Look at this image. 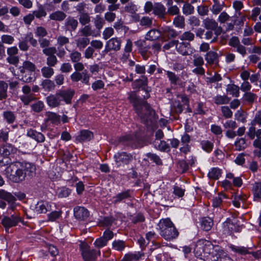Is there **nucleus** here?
<instances>
[{"mask_svg": "<svg viewBox=\"0 0 261 261\" xmlns=\"http://www.w3.org/2000/svg\"><path fill=\"white\" fill-rule=\"evenodd\" d=\"M8 165L5 170L6 177L13 182H19L25 179L20 162L11 163L10 159L0 160V166Z\"/></svg>", "mask_w": 261, "mask_h": 261, "instance_id": "f257e3e1", "label": "nucleus"}, {"mask_svg": "<svg viewBox=\"0 0 261 261\" xmlns=\"http://www.w3.org/2000/svg\"><path fill=\"white\" fill-rule=\"evenodd\" d=\"M128 99L133 104L138 115L145 120H150L155 115V111L145 101L141 100L134 92L128 93Z\"/></svg>", "mask_w": 261, "mask_h": 261, "instance_id": "f03ea898", "label": "nucleus"}, {"mask_svg": "<svg viewBox=\"0 0 261 261\" xmlns=\"http://www.w3.org/2000/svg\"><path fill=\"white\" fill-rule=\"evenodd\" d=\"M74 93V91L71 89L60 90L55 94H50L46 97V101L51 108L59 107L62 100H64L66 104H70Z\"/></svg>", "mask_w": 261, "mask_h": 261, "instance_id": "7ed1b4c3", "label": "nucleus"}, {"mask_svg": "<svg viewBox=\"0 0 261 261\" xmlns=\"http://www.w3.org/2000/svg\"><path fill=\"white\" fill-rule=\"evenodd\" d=\"M194 252L196 256L200 257L203 253L217 255L216 252H223V250L219 246H214L208 240L200 239L196 243Z\"/></svg>", "mask_w": 261, "mask_h": 261, "instance_id": "20e7f679", "label": "nucleus"}, {"mask_svg": "<svg viewBox=\"0 0 261 261\" xmlns=\"http://www.w3.org/2000/svg\"><path fill=\"white\" fill-rule=\"evenodd\" d=\"M160 235L167 241L176 239L179 234L174 224L169 218L163 219L159 223Z\"/></svg>", "mask_w": 261, "mask_h": 261, "instance_id": "39448f33", "label": "nucleus"}, {"mask_svg": "<svg viewBox=\"0 0 261 261\" xmlns=\"http://www.w3.org/2000/svg\"><path fill=\"white\" fill-rule=\"evenodd\" d=\"M80 250L84 261H95L97 256L100 255V250H91L89 246L85 242L80 244Z\"/></svg>", "mask_w": 261, "mask_h": 261, "instance_id": "423d86ee", "label": "nucleus"}, {"mask_svg": "<svg viewBox=\"0 0 261 261\" xmlns=\"http://www.w3.org/2000/svg\"><path fill=\"white\" fill-rule=\"evenodd\" d=\"M36 67L35 64L30 61H25L23 63L22 66L19 67V70L22 74L26 73L28 76L22 75L21 80L24 83H30L33 80L31 76V73L35 71Z\"/></svg>", "mask_w": 261, "mask_h": 261, "instance_id": "0eeeda50", "label": "nucleus"}, {"mask_svg": "<svg viewBox=\"0 0 261 261\" xmlns=\"http://www.w3.org/2000/svg\"><path fill=\"white\" fill-rule=\"evenodd\" d=\"M20 222H22L21 217L15 214L11 216H4L2 219V224L8 232L10 228L16 226Z\"/></svg>", "mask_w": 261, "mask_h": 261, "instance_id": "6e6552de", "label": "nucleus"}, {"mask_svg": "<svg viewBox=\"0 0 261 261\" xmlns=\"http://www.w3.org/2000/svg\"><path fill=\"white\" fill-rule=\"evenodd\" d=\"M115 162L117 166L128 164L133 160V155L126 152H118L114 156Z\"/></svg>", "mask_w": 261, "mask_h": 261, "instance_id": "1a4fd4ad", "label": "nucleus"}, {"mask_svg": "<svg viewBox=\"0 0 261 261\" xmlns=\"http://www.w3.org/2000/svg\"><path fill=\"white\" fill-rule=\"evenodd\" d=\"M193 64L195 67L192 69V72L197 75H204L205 69L203 67L204 64V59L202 57L194 55L193 56Z\"/></svg>", "mask_w": 261, "mask_h": 261, "instance_id": "9d476101", "label": "nucleus"}, {"mask_svg": "<svg viewBox=\"0 0 261 261\" xmlns=\"http://www.w3.org/2000/svg\"><path fill=\"white\" fill-rule=\"evenodd\" d=\"M0 199L8 202L9 205L8 208L13 210L15 207L16 198L11 193L0 189Z\"/></svg>", "mask_w": 261, "mask_h": 261, "instance_id": "9b49d317", "label": "nucleus"}, {"mask_svg": "<svg viewBox=\"0 0 261 261\" xmlns=\"http://www.w3.org/2000/svg\"><path fill=\"white\" fill-rule=\"evenodd\" d=\"M206 64L210 66H214V67L219 66V56L215 51H209L204 56Z\"/></svg>", "mask_w": 261, "mask_h": 261, "instance_id": "f8f14e48", "label": "nucleus"}, {"mask_svg": "<svg viewBox=\"0 0 261 261\" xmlns=\"http://www.w3.org/2000/svg\"><path fill=\"white\" fill-rule=\"evenodd\" d=\"M175 47L177 51L183 56L189 55L192 53V49L189 42H179L177 40Z\"/></svg>", "mask_w": 261, "mask_h": 261, "instance_id": "ddd939ff", "label": "nucleus"}, {"mask_svg": "<svg viewBox=\"0 0 261 261\" xmlns=\"http://www.w3.org/2000/svg\"><path fill=\"white\" fill-rule=\"evenodd\" d=\"M120 40L118 38H112L107 42L105 47V51L107 52L112 50L117 51L120 49Z\"/></svg>", "mask_w": 261, "mask_h": 261, "instance_id": "4468645a", "label": "nucleus"}, {"mask_svg": "<svg viewBox=\"0 0 261 261\" xmlns=\"http://www.w3.org/2000/svg\"><path fill=\"white\" fill-rule=\"evenodd\" d=\"M74 216L76 219L84 220L87 218L89 215V211L83 206H76L73 210Z\"/></svg>", "mask_w": 261, "mask_h": 261, "instance_id": "2eb2a0df", "label": "nucleus"}, {"mask_svg": "<svg viewBox=\"0 0 261 261\" xmlns=\"http://www.w3.org/2000/svg\"><path fill=\"white\" fill-rule=\"evenodd\" d=\"M51 210V204L48 202L44 201L38 202L35 207V211L38 214H45Z\"/></svg>", "mask_w": 261, "mask_h": 261, "instance_id": "dca6fc26", "label": "nucleus"}, {"mask_svg": "<svg viewBox=\"0 0 261 261\" xmlns=\"http://www.w3.org/2000/svg\"><path fill=\"white\" fill-rule=\"evenodd\" d=\"M22 170L24 174V178L26 176H32L35 173L36 167L34 164L28 162H20Z\"/></svg>", "mask_w": 261, "mask_h": 261, "instance_id": "f3484780", "label": "nucleus"}, {"mask_svg": "<svg viewBox=\"0 0 261 261\" xmlns=\"http://www.w3.org/2000/svg\"><path fill=\"white\" fill-rule=\"evenodd\" d=\"M227 199L228 197L226 195L222 193H219L217 196L213 197L212 205L215 208L221 207Z\"/></svg>", "mask_w": 261, "mask_h": 261, "instance_id": "a211bd4d", "label": "nucleus"}, {"mask_svg": "<svg viewBox=\"0 0 261 261\" xmlns=\"http://www.w3.org/2000/svg\"><path fill=\"white\" fill-rule=\"evenodd\" d=\"M79 22L73 17L69 16L65 21V27L66 31H74L77 28Z\"/></svg>", "mask_w": 261, "mask_h": 261, "instance_id": "6ab92c4d", "label": "nucleus"}, {"mask_svg": "<svg viewBox=\"0 0 261 261\" xmlns=\"http://www.w3.org/2000/svg\"><path fill=\"white\" fill-rule=\"evenodd\" d=\"M93 137V133L88 130H82L80 134L76 137V141L82 142L89 141Z\"/></svg>", "mask_w": 261, "mask_h": 261, "instance_id": "aec40b11", "label": "nucleus"}, {"mask_svg": "<svg viewBox=\"0 0 261 261\" xmlns=\"http://www.w3.org/2000/svg\"><path fill=\"white\" fill-rule=\"evenodd\" d=\"M27 134L28 137L38 142L42 143L45 141V138L44 136L42 133L38 132L35 130L30 129L28 130Z\"/></svg>", "mask_w": 261, "mask_h": 261, "instance_id": "412c9836", "label": "nucleus"}, {"mask_svg": "<svg viewBox=\"0 0 261 261\" xmlns=\"http://www.w3.org/2000/svg\"><path fill=\"white\" fill-rule=\"evenodd\" d=\"M16 148L14 147L10 144H7L0 148V153L4 156V158H8L7 156L11 153L16 152Z\"/></svg>", "mask_w": 261, "mask_h": 261, "instance_id": "4be33fe9", "label": "nucleus"}, {"mask_svg": "<svg viewBox=\"0 0 261 261\" xmlns=\"http://www.w3.org/2000/svg\"><path fill=\"white\" fill-rule=\"evenodd\" d=\"M161 37L164 39L173 38L175 35V32L172 29L168 26H164L160 29Z\"/></svg>", "mask_w": 261, "mask_h": 261, "instance_id": "5701e85b", "label": "nucleus"}, {"mask_svg": "<svg viewBox=\"0 0 261 261\" xmlns=\"http://www.w3.org/2000/svg\"><path fill=\"white\" fill-rule=\"evenodd\" d=\"M153 12L159 18H163L166 13V8L163 5L158 3L154 6Z\"/></svg>", "mask_w": 261, "mask_h": 261, "instance_id": "b1692460", "label": "nucleus"}, {"mask_svg": "<svg viewBox=\"0 0 261 261\" xmlns=\"http://www.w3.org/2000/svg\"><path fill=\"white\" fill-rule=\"evenodd\" d=\"M253 199L255 201L261 199V181L255 182L252 187Z\"/></svg>", "mask_w": 261, "mask_h": 261, "instance_id": "393cba45", "label": "nucleus"}, {"mask_svg": "<svg viewBox=\"0 0 261 261\" xmlns=\"http://www.w3.org/2000/svg\"><path fill=\"white\" fill-rule=\"evenodd\" d=\"M130 197V191L127 190L123 191L117 194L115 196L113 197V202L114 204L120 203L124 199H126Z\"/></svg>", "mask_w": 261, "mask_h": 261, "instance_id": "a878e982", "label": "nucleus"}, {"mask_svg": "<svg viewBox=\"0 0 261 261\" xmlns=\"http://www.w3.org/2000/svg\"><path fill=\"white\" fill-rule=\"evenodd\" d=\"M126 246L125 241L121 240H115L112 243V249L120 252L123 251Z\"/></svg>", "mask_w": 261, "mask_h": 261, "instance_id": "bb28decb", "label": "nucleus"}, {"mask_svg": "<svg viewBox=\"0 0 261 261\" xmlns=\"http://www.w3.org/2000/svg\"><path fill=\"white\" fill-rule=\"evenodd\" d=\"M160 37H161L160 29H151L147 33L145 36V39L150 41L155 40Z\"/></svg>", "mask_w": 261, "mask_h": 261, "instance_id": "cd10ccee", "label": "nucleus"}, {"mask_svg": "<svg viewBox=\"0 0 261 261\" xmlns=\"http://www.w3.org/2000/svg\"><path fill=\"white\" fill-rule=\"evenodd\" d=\"M222 173V170L220 168L213 167L210 170L207 174V176L211 179L217 180L221 177Z\"/></svg>", "mask_w": 261, "mask_h": 261, "instance_id": "c85d7f7f", "label": "nucleus"}, {"mask_svg": "<svg viewBox=\"0 0 261 261\" xmlns=\"http://www.w3.org/2000/svg\"><path fill=\"white\" fill-rule=\"evenodd\" d=\"M213 224V220L210 217H204L201 221V228L205 231L210 230Z\"/></svg>", "mask_w": 261, "mask_h": 261, "instance_id": "c756f323", "label": "nucleus"}, {"mask_svg": "<svg viewBox=\"0 0 261 261\" xmlns=\"http://www.w3.org/2000/svg\"><path fill=\"white\" fill-rule=\"evenodd\" d=\"M90 43V39L86 37H79L75 40L76 46L80 50L84 49Z\"/></svg>", "mask_w": 261, "mask_h": 261, "instance_id": "7c9ffc66", "label": "nucleus"}, {"mask_svg": "<svg viewBox=\"0 0 261 261\" xmlns=\"http://www.w3.org/2000/svg\"><path fill=\"white\" fill-rule=\"evenodd\" d=\"M47 121H50L52 123L58 124L60 122V116L55 113L47 112L45 113Z\"/></svg>", "mask_w": 261, "mask_h": 261, "instance_id": "2f4dec72", "label": "nucleus"}, {"mask_svg": "<svg viewBox=\"0 0 261 261\" xmlns=\"http://www.w3.org/2000/svg\"><path fill=\"white\" fill-rule=\"evenodd\" d=\"M66 17V14L61 11H57L49 15V18L51 20L61 21L63 20Z\"/></svg>", "mask_w": 261, "mask_h": 261, "instance_id": "473e14b6", "label": "nucleus"}, {"mask_svg": "<svg viewBox=\"0 0 261 261\" xmlns=\"http://www.w3.org/2000/svg\"><path fill=\"white\" fill-rule=\"evenodd\" d=\"M41 86L44 91L48 92L53 91L55 88L54 82L48 79L44 80Z\"/></svg>", "mask_w": 261, "mask_h": 261, "instance_id": "72a5a7b5", "label": "nucleus"}, {"mask_svg": "<svg viewBox=\"0 0 261 261\" xmlns=\"http://www.w3.org/2000/svg\"><path fill=\"white\" fill-rule=\"evenodd\" d=\"M155 148L161 151H166L170 150V145L165 141H155L154 143Z\"/></svg>", "mask_w": 261, "mask_h": 261, "instance_id": "f704fd0d", "label": "nucleus"}, {"mask_svg": "<svg viewBox=\"0 0 261 261\" xmlns=\"http://www.w3.org/2000/svg\"><path fill=\"white\" fill-rule=\"evenodd\" d=\"M230 247L232 251L241 255H246L250 253L248 248L244 246H238L231 245Z\"/></svg>", "mask_w": 261, "mask_h": 261, "instance_id": "c9c22d12", "label": "nucleus"}, {"mask_svg": "<svg viewBox=\"0 0 261 261\" xmlns=\"http://www.w3.org/2000/svg\"><path fill=\"white\" fill-rule=\"evenodd\" d=\"M227 92L233 96L238 97L240 95V87L236 85H229L227 86Z\"/></svg>", "mask_w": 261, "mask_h": 261, "instance_id": "e433bc0d", "label": "nucleus"}, {"mask_svg": "<svg viewBox=\"0 0 261 261\" xmlns=\"http://www.w3.org/2000/svg\"><path fill=\"white\" fill-rule=\"evenodd\" d=\"M224 6L225 3L224 2H219L216 3H214L211 8L210 10L214 14L217 15L221 12Z\"/></svg>", "mask_w": 261, "mask_h": 261, "instance_id": "4c0bfd02", "label": "nucleus"}, {"mask_svg": "<svg viewBox=\"0 0 261 261\" xmlns=\"http://www.w3.org/2000/svg\"><path fill=\"white\" fill-rule=\"evenodd\" d=\"M8 87L7 83L3 81H0V100L7 98Z\"/></svg>", "mask_w": 261, "mask_h": 261, "instance_id": "58836bf2", "label": "nucleus"}, {"mask_svg": "<svg viewBox=\"0 0 261 261\" xmlns=\"http://www.w3.org/2000/svg\"><path fill=\"white\" fill-rule=\"evenodd\" d=\"M32 13L34 15V18L36 17L38 19L45 17L47 15L45 8L42 5H40L38 9L33 11Z\"/></svg>", "mask_w": 261, "mask_h": 261, "instance_id": "ea45409f", "label": "nucleus"}, {"mask_svg": "<svg viewBox=\"0 0 261 261\" xmlns=\"http://www.w3.org/2000/svg\"><path fill=\"white\" fill-rule=\"evenodd\" d=\"M42 76L46 79L51 77L54 74V70L51 67L44 66L41 69Z\"/></svg>", "mask_w": 261, "mask_h": 261, "instance_id": "a19ab883", "label": "nucleus"}, {"mask_svg": "<svg viewBox=\"0 0 261 261\" xmlns=\"http://www.w3.org/2000/svg\"><path fill=\"white\" fill-rule=\"evenodd\" d=\"M182 11L184 14L189 15L192 14L194 12V7L189 2L184 3L182 8Z\"/></svg>", "mask_w": 261, "mask_h": 261, "instance_id": "79ce46f5", "label": "nucleus"}, {"mask_svg": "<svg viewBox=\"0 0 261 261\" xmlns=\"http://www.w3.org/2000/svg\"><path fill=\"white\" fill-rule=\"evenodd\" d=\"M234 227V224L231 222L230 219H227L223 223V228L224 231L227 233H231Z\"/></svg>", "mask_w": 261, "mask_h": 261, "instance_id": "37998d69", "label": "nucleus"}, {"mask_svg": "<svg viewBox=\"0 0 261 261\" xmlns=\"http://www.w3.org/2000/svg\"><path fill=\"white\" fill-rule=\"evenodd\" d=\"M214 102L217 105L227 104L230 101V99L225 95H217L214 98Z\"/></svg>", "mask_w": 261, "mask_h": 261, "instance_id": "c03bdc74", "label": "nucleus"}, {"mask_svg": "<svg viewBox=\"0 0 261 261\" xmlns=\"http://www.w3.org/2000/svg\"><path fill=\"white\" fill-rule=\"evenodd\" d=\"M201 147L206 152L209 153L213 150L214 144L208 140H203L200 143Z\"/></svg>", "mask_w": 261, "mask_h": 261, "instance_id": "a18cd8bd", "label": "nucleus"}, {"mask_svg": "<svg viewBox=\"0 0 261 261\" xmlns=\"http://www.w3.org/2000/svg\"><path fill=\"white\" fill-rule=\"evenodd\" d=\"M153 19L148 16H143L140 20V24L146 28H150L152 24Z\"/></svg>", "mask_w": 261, "mask_h": 261, "instance_id": "49530a36", "label": "nucleus"}, {"mask_svg": "<svg viewBox=\"0 0 261 261\" xmlns=\"http://www.w3.org/2000/svg\"><path fill=\"white\" fill-rule=\"evenodd\" d=\"M79 21L83 25H86L90 22V17L88 13H83L79 15Z\"/></svg>", "mask_w": 261, "mask_h": 261, "instance_id": "de8ad7c7", "label": "nucleus"}, {"mask_svg": "<svg viewBox=\"0 0 261 261\" xmlns=\"http://www.w3.org/2000/svg\"><path fill=\"white\" fill-rule=\"evenodd\" d=\"M173 24L178 28H183L185 27V19L183 16L178 15L173 20Z\"/></svg>", "mask_w": 261, "mask_h": 261, "instance_id": "09e8293b", "label": "nucleus"}, {"mask_svg": "<svg viewBox=\"0 0 261 261\" xmlns=\"http://www.w3.org/2000/svg\"><path fill=\"white\" fill-rule=\"evenodd\" d=\"M94 24L98 30L101 29L105 24V20L99 15H96L94 18Z\"/></svg>", "mask_w": 261, "mask_h": 261, "instance_id": "8fccbe9b", "label": "nucleus"}, {"mask_svg": "<svg viewBox=\"0 0 261 261\" xmlns=\"http://www.w3.org/2000/svg\"><path fill=\"white\" fill-rule=\"evenodd\" d=\"M3 116L5 119L9 123H12L15 120V116L14 113L11 111H5L3 113Z\"/></svg>", "mask_w": 261, "mask_h": 261, "instance_id": "3c124183", "label": "nucleus"}, {"mask_svg": "<svg viewBox=\"0 0 261 261\" xmlns=\"http://www.w3.org/2000/svg\"><path fill=\"white\" fill-rule=\"evenodd\" d=\"M236 149L238 150L244 149L247 147L246 140L244 138H240L235 142Z\"/></svg>", "mask_w": 261, "mask_h": 261, "instance_id": "603ef678", "label": "nucleus"}, {"mask_svg": "<svg viewBox=\"0 0 261 261\" xmlns=\"http://www.w3.org/2000/svg\"><path fill=\"white\" fill-rule=\"evenodd\" d=\"M146 155L157 165H162V161L159 156L154 153H147Z\"/></svg>", "mask_w": 261, "mask_h": 261, "instance_id": "864d4df0", "label": "nucleus"}, {"mask_svg": "<svg viewBox=\"0 0 261 261\" xmlns=\"http://www.w3.org/2000/svg\"><path fill=\"white\" fill-rule=\"evenodd\" d=\"M44 107V103L42 101H38L37 102L31 105L32 110L36 113L41 112Z\"/></svg>", "mask_w": 261, "mask_h": 261, "instance_id": "5fc2aeb1", "label": "nucleus"}, {"mask_svg": "<svg viewBox=\"0 0 261 261\" xmlns=\"http://www.w3.org/2000/svg\"><path fill=\"white\" fill-rule=\"evenodd\" d=\"M194 34L190 31L184 32L180 36L179 38L181 40H188L189 41H193L194 39Z\"/></svg>", "mask_w": 261, "mask_h": 261, "instance_id": "6e6d98bb", "label": "nucleus"}, {"mask_svg": "<svg viewBox=\"0 0 261 261\" xmlns=\"http://www.w3.org/2000/svg\"><path fill=\"white\" fill-rule=\"evenodd\" d=\"M124 10L130 14H133L137 12L138 9L137 5L133 3H129L125 6Z\"/></svg>", "mask_w": 261, "mask_h": 261, "instance_id": "4d7b16f0", "label": "nucleus"}, {"mask_svg": "<svg viewBox=\"0 0 261 261\" xmlns=\"http://www.w3.org/2000/svg\"><path fill=\"white\" fill-rule=\"evenodd\" d=\"M70 58L71 61L73 63L79 62L82 59V54L78 51H73L70 54Z\"/></svg>", "mask_w": 261, "mask_h": 261, "instance_id": "13d9d810", "label": "nucleus"}, {"mask_svg": "<svg viewBox=\"0 0 261 261\" xmlns=\"http://www.w3.org/2000/svg\"><path fill=\"white\" fill-rule=\"evenodd\" d=\"M223 126L226 129H235L237 127V124L234 120H228L223 123Z\"/></svg>", "mask_w": 261, "mask_h": 261, "instance_id": "bf43d9fd", "label": "nucleus"}, {"mask_svg": "<svg viewBox=\"0 0 261 261\" xmlns=\"http://www.w3.org/2000/svg\"><path fill=\"white\" fill-rule=\"evenodd\" d=\"M244 198L241 195H235L233 197L232 203L233 206L239 208L241 206V201H243Z\"/></svg>", "mask_w": 261, "mask_h": 261, "instance_id": "052dcab7", "label": "nucleus"}, {"mask_svg": "<svg viewBox=\"0 0 261 261\" xmlns=\"http://www.w3.org/2000/svg\"><path fill=\"white\" fill-rule=\"evenodd\" d=\"M166 74L171 84L176 85L177 84L179 78L174 73L170 71H167Z\"/></svg>", "mask_w": 261, "mask_h": 261, "instance_id": "680f3d73", "label": "nucleus"}, {"mask_svg": "<svg viewBox=\"0 0 261 261\" xmlns=\"http://www.w3.org/2000/svg\"><path fill=\"white\" fill-rule=\"evenodd\" d=\"M185 190L181 187L175 185L173 187V193L178 198L182 197L185 194Z\"/></svg>", "mask_w": 261, "mask_h": 261, "instance_id": "e2e57ef3", "label": "nucleus"}, {"mask_svg": "<svg viewBox=\"0 0 261 261\" xmlns=\"http://www.w3.org/2000/svg\"><path fill=\"white\" fill-rule=\"evenodd\" d=\"M36 36L38 37H44L47 34L46 30L42 27H38L35 31Z\"/></svg>", "mask_w": 261, "mask_h": 261, "instance_id": "0e129e2a", "label": "nucleus"}, {"mask_svg": "<svg viewBox=\"0 0 261 261\" xmlns=\"http://www.w3.org/2000/svg\"><path fill=\"white\" fill-rule=\"evenodd\" d=\"M114 29L112 27L105 28L102 33L103 38L105 40L108 39L114 34Z\"/></svg>", "mask_w": 261, "mask_h": 261, "instance_id": "69168bd1", "label": "nucleus"}, {"mask_svg": "<svg viewBox=\"0 0 261 261\" xmlns=\"http://www.w3.org/2000/svg\"><path fill=\"white\" fill-rule=\"evenodd\" d=\"M85 27L82 28L80 32L83 35L86 37L92 35L93 31L92 30L91 27L89 25H84Z\"/></svg>", "mask_w": 261, "mask_h": 261, "instance_id": "338daca9", "label": "nucleus"}, {"mask_svg": "<svg viewBox=\"0 0 261 261\" xmlns=\"http://www.w3.org/2000/svg\"><path fill=\"white\" fill-rule=\"evenodd\" d=\"M245 99L249 103H252L255 99H256L257 95L250 92H246L244 95Z\"/></svg>", "mask_w": 261, "mask_h": 261, "instance_id": "774afa93", "label": "nucleus"}]
</instances>
